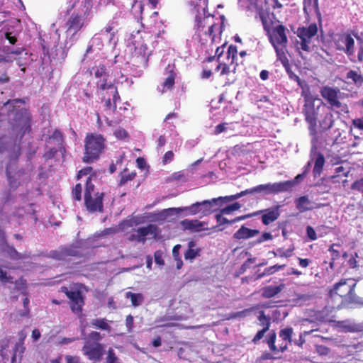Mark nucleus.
<instances>
[{"label":"nucleus","instance_id":"obj_6","mask_svg":"<svg viewBox=\"0 0 363 363\" xmlns=\"http://www.w3.org/2000/svg\"><path fill=\"white\" fill-rule=\"evenodd\" d=\"M104 194L96 191L93 183H86L84 200L86 210L90 213L103 212Z\"/></svg>","mask_w":363,"mask_h":363},{"label":"nucleus","instance_id":"obj_58","mask_svg":"<svg viewBox=\"0 0 363 363\" xmlns=\"http://www.w3.org/2000/svg\"><path fill=\"white\" fill-rule=\"evenodd\" d=\"M113 135L118 139H124L128 136V132L123 128L116 129Z\"/></svg>","mask_w":363,"mask_h":363},{"label":"nucleus","instance_id":"obj_45","mask_svg":"<svg viewBox=\"0 0 363 363\" xmlns=\"http://www.w3.org/2000/svg\"><path fill=\"white\" fill-rule=\"evenodd\" d=\"M49 257L56 260L66 259L63 247H60L58 250L50 251Z\"/></svg>","mask_w":363,"mask_h":363},{"label":"nucleus","instance_id":"obj_51","mask_svg":"<svg viewBox=\"0 0 363 363\" xmlns=\"http://www.w3.org/2000/svg\"><path fill=\"white\" fill-rule=\"evenodd\" d=\"M185 177H186V175H185L184 170H182V171H179L177 172H174L171 175L170 179L173 182L174 181H180V180L185 179Z\"/></svg>","mask_w":363,"mask_h":363},{"label":"nucleus","instance_id":"obj_3","mask_svg":"<svg viewBox=\"0 0 363 363\" xmlns=\"http://www.w3.org/2000/svg\"><path fill=\"white\" fill-rule=\"evenodd\" d=\"M106 139L101 134L87 133L84 139V152L82 160L91 163L99 159L106 148Z\"/></svg>","mask_w":363,"mask_h":363},{"label":"nucleus","instance_id":"obj_62","mask_svg":"<svg viewBox=\"0 0 363 363\" xmlns=\"http://www.w3.org/2000/svg\"><path fill=\"white\" fill-rule=\"evenodd\" d=\"M133 322L134 319L133 317L131 315H128L126 316L125 318V325L128 329V332H130L132 330L133 326Z\"/></svg>","mask_w":363,"mask_h":363},{"label":"nucleus","instance_id":"obj_22","mask_svg":"<svg viewBox=\"0 0 363 363\" xmlns=\"http://www.w3.org/2000/svg\"><path fill=\"white\" fill-rule=\"evenodd\" d=\"M284 288V284H281L279 286H267L261 289V296L264 298L274 297L279 294Z\"/></svg>","mask_w":363,"mask_h":363},{"label":"nucleus","instance_id":"obj_52","mask_svg":"<svg viewBox=\"0 0 363 363\" xmlns=\"http://www.w3.org/2000/svg\"><path fill=\"white\" fill-rule=\"evenodd\" d=\"M163 253L161 250H157L154 254L155 262L160 266H163L164 264V261L163 259Z\"/></svg>","mask_w":363,"mask_h":363},{"label":"nucleus","instance_id":"obj_20","mask_svg":"<svg viewBox=\"0 0 363 363\" xmlns=\"http://www.w3.org/2000/svg\"><path fill=\"white\" fill-rule=\"evenodd\" d=\"M293 335V328L291 327L285 328L279 331V336L281 339L282 342L279 345L280 352L287 350L289 344L291 342Z\"/></svg>","mask_w":363,"mask_h":363},{"label":"nucleus","instance_id":"obj_32","mask_svg":"<svg viewBox=\"0 0 363 363\" xmlns=\"http://www.w3.org/2000/svg\"><path fill=\"white\" fill-rule=\"evenodd\" d=\"M176 73L173 71V69L169 70L168 77L163 82V91L171 90L173 88Z\"/></svg>","mask_w":363,"mask_h":363},{"label":"nucleus","instance_id":"obj_34","mask_svg":"<svg viewBox=\"0 0 363 363\" xmlns=\"http://www.w3.org/2000/svg\"><path fill=\"white\" fill-rule=\"evenodd\" d=\"M334 123L333 115L331 113H327L321 120L320 125L323 130H328Z\"/></svg>","mask_w":363,"mask_h":363},{"label":"nucleus","instance_id":"obj_9","mask_svg":"<svg viewBox=\"0 0 363 363\" xmlns=\"http://www.w3.org/2000/svg\"><path fill=\"white\" fill-rule=\"evenodd\" d=\"M60 291L64 293L69 300V304L72 312L78 316H81L85 303L82 291L79 290H69L67 286H62Z\"/></svg>","mask_w":363,"mask_h":363},{"label":"nucleus","instance_id":"obj_36","mask_svg":"<svg viewBox=\"0 0 363 363\" xmlns=\"http://www.w3.org/2000/svg\"><path fill=\"white\" fill-rule=\"evenodd\" d=\"M50 139L56 141V145L60 147L65 150L63 147V144L65 142L64 135L62 132L59 129H55L52 134L50 136Z\"/></svg>","mask_w":363,"mask_h":363},{"label":"nucleus","instance_id":"obj_10","mask_svg":"<svg viewBox=\"0 0 363 363\" xmlns=\"http://www.w3.org/2000/svg\"><path fill=\"white\" fill-rule=\"evenodd\" d=\"M323 104L321 99L312 95L305 96L304 113L312 131L316 124L317 109Z\"/></svg>","mask_w":363,"mask_h":363},{"label":"nucleus","instance_id":"obj_13","mask_svg":"<svg viewBox=\"0 0 363 363\" xmlns=\"http://www.w3.org/2000/svg\"><path fill=\"white\" fill-rule=\"evenodd\" d=\"M107 78H103L99 79L96 82L98 89L103 91V98H105L106 95H110L113 97L114 104L121 101V97L118 91L117 86L111 82H108Z\"/></svg>","mask_w":363,"mask_h":363},{"label":"nucleus","instance_id":"obj_43","mask_svg":"<svg viewBox=\"0 0 363 363\" xmlns=\"http://www.w3.org/2000/svg\"><path fill=\"white\" fill-rule=\"evenodd\" d=\"M303 4L306 13L315 11L318 9V0H303Z\"/></svg>","mask_w":363,"mask_h":363},{"label":"nucleus","instance_id":"obj_61","mask_svg":"<svg viewBox=\"0 0 363 363\" xmlns=\"http://www.w3.org/2000/svg\"><path fill=\"white\" fill-rule=\"evenodd\" d=\"M5 38L9 40L11 45H15L17 42L16 35H13L11 32L6 31L4 34Z\"/></svg>","mask_w":363,"mask_h":363},{"label":"nucleus","instance_id":"obj_5","mask_svg":"<svg viewBox=\"0 0 363 363\" xmlns=\"http://www.w3.org/2000/svg\"><path fill=\"white\" fill-rule=\"evenodd\" d=\"M215 23L213 16H196L195 19V35L202 44L214 40L213 35Z\"/></svg>","mask_w":363,"mask_h":363},{"label":"nucleus","instance_id":"obj_18","mask_svg":"<svg viewBox=\"0 0 363 363\" xmlns=\"http://www.w3.org/2000/svg\"><path fill=\"white\" fill-rule=\"evenodd\" d=\"M336 305L334 304L332 306H325L315 313V319L321 323L333 324L336 319Z\"/></svg>","mask_w":363,"mask_h":363},{"label":"nucleus","instance_id":"obj_28","mask_svg":"<svg viewBox=\"0 0 363 363\" xmlns=\"http://www.w3.org/2000/svg\"><path fill=\"white\" fill-rule=\"evenodd\" d=\"M91 325L95 328L106 330L107 332H111V327L109 325L105 318L92 319L91 321Z\"/></svg>","mask_w":363,"mask_h":363},{"label":"nucleus","instance_id":"obj_39","mask_svg":"<svg viewBox=\"0 0 363 363\" xmlns=\"http://www.w3.org/2000/svg\"><path fill=\"white\" fill-rule=\"evenodd\" d=\"M277 339V335L274 331H272L267 336L266 341L268 344V346L271 351L272 352H279V347H277L275 345V342Z\"/></svg>","mask_w":363,"mask_h":363},{"label":"nucleus","instance_id":"obj_1","mask_svg":"<svg viewBox=\"0 0 363 363\" xmlns=\"http://www.w3.org/2000/svg\"><path fill=\"white\" fill-rule=\"evenodd\" d=\"M356 283L351 279H342L329 289L328 296L337 310L354 308L363 305L355 293Z\"/></svg>","mask_w":363,"mask_h":363},{"label":"nucleus","instance_id":"obj_59","mask_svg":"<svg viewBox=\"0 0 363 363\" xmlns=\"http://www.w3.org/2000/svg\"><path fill=\"white\" fill-rule=\"evenodd\" d=\"M10 82V77L8 72L5 69L0 72V84H4Z\"/></svg>","mask_w":363,"mask_h":363},{"label":"nucleus","instance_id":"obj_23","mask_svg":"<svg viewBox=\"0 0 363 363\" xmlns=\"http://www.w3.org/2000/svg\"><path fill=\"white\" fill-rule=\"evenodd\" d=\"M157 227L155 225L149 224L146 227L139 228L136 230V236L138 237V242H145L146 240L145 237L150 234H153L156 232Z\"/></svg>","mask_w":363,"mask_h":363},{"label":"nucleus","instance_id":"obj_26","mask_svg":"<svg viewBox=\"0 0 363 363\" xmlns=\"http://www.w3.org/2000/svg\"><path fill=\"white\" fill-rule=\"evenodd\" d=\"M84 177H85V182H91L92 179H96V174L92 167H86L79 170L77 175V179H82Z\"/></svg>","mask_w":363,"mask_h":363},{"label":"nucleus","instance_id":"obj_33","mask_svg":"<svg viewBox=\"0 0 363 363\" xmlns=\"http://www.w3.org/2000/svg\"><path fill=\"white\" fill-rule=\"evenodd\" d=\"M347 79L357 86H361L363 83V77L357 72L350 70L347 73Z\"/></svg>","mask_w":363,"mask_h":363},{"label":"nucleus","instance_id":"obj_50","mask_svg":"<svg viewBox=\"0 0 363 363\" xmlns=\"http://www.w3.org/2000/svg\"><path fill=\"white\" fill-rule=\"evenodd\" d=\"M108 97H107L106 99L104 98L105 99V108L106 109H108V110H110V109H112L113 111L116 110L117 108V102L116 104H114V101L112 99V102H111V96L110 95H108Z\"/></svg>","mask_w":363,"mask_h":363},{"label":"nucleus","instance_id":"obj_60","mask_svg":"<svg viewBox=\"0 0 363 363\" xmlns=\"http://www.w3.org/2000/svg\"><path fill=\"white\" fill-rule=\"evenodd\" d=\"M306 235L311 240H315L317 239L315 230L310 225L306 228Z\"/></svg>","mask_w":363,"mask_h":363},{"label":"nucleus","instance_id":"obj_49","mask_svg":"<svg viewBox=\"0 0 363 363\" xmlns=\"http://www.w3.org/2000/svg\"><path fill=\"white\" fill-rule=\"evenodd\" d=\"M289 0H269V4L274 9H281L287 5Z\"/></svg>","mask_w":363,"mask_h":363},{"label":"nucleus","instance_id":"obj_17","mask_svg":"<svg viewBox=\"0 0 363 363\" xmlns=\"http://www.w3.org/2000/svg\"><path fill=\"white\" fill-rule=\"evenodd\" d=\"M277 191H278V189H275L274 185H270L269 184H260V185H258L252 189H246L245 191H242L239 194L230 195V196H228V202H229V201H233V200L240 197L241 196L245 195L249 193L250 194L264 193L265 194H268L277 192Z\"/></svg>","mask_w":363,"mask_h":363},{"label":"nucleus","instance_id":"obj_64","mask_svg":"<svg viewBox=\"0 0 363 363\" xmlns=\"http://www.w3.org/2000/svg\"><path fill=\"white\" fill-rule=\"evenodd\" d=\"M117 358L112 349H110L108 352L107 362L106 363H115Z\"/></svg>","mask_w":363,"mask_h":363},{"label":"nucleus","instance_id":"obj_14","mask_svg":"<svg viewBox=\"0 0 363 363\" xmlns=\"http://www.w3.org/2000/svg\"><path fill=\"white\" fill-rule=\"evenodd\" d=\"M82 351L89 359L99 361L104 354V347L99 342H86L82 347Z\"/></svg>","mask_w":363,"mask_h":363},{"label":"nucleus","instance_id":"obj_48","mask_svg":"<svg viewBox=\"0 0 363 363\" xmlns=\"http://www.w3.org/2000/svg\"><path fill=\"white\" fill-rule=\"evenodd\" d=\"M115 24L113 21L109 22L103 30L105 33L110 34V40H112L115 35Z\"/></svg>","mask_w":363,"mask_h":363},{"label":"nucleus","instance_id":"obj_54","mask_svg":"<svg viewBox=\"0 0 363 363\" xmlns=\"http://www.w3.org/2000/svg\"><path fill=\"white\" fill-rule=\"evenodd\" d=\"M23 307H24V309L23 311L20 312L19 313V315L20 316H28L29 315V313H30V309H29V299L28 297H26L24 298L23 299Z\"/></svg>","mask_w":363,"mask_h":363},{"label":"nucleus","instance_id":"obj_27","mask_svg":"<svg viewBox=\"0 0 363 363\" xmlns=\"http://www.w3.org/2000/svg\"><path fill=\"white\" fill-rule=\"evenodd\" d=\"M295 203L296 208L300 212H305L313 208V207L308 206L311 203V201L306 196L299 197L296 200Z\"/></svg>","mask_w":363,"mask_h":363},{"label":"nucleus","instance_id":"obj_24","mask_svg":"<svg viewBox=\"0 0 363 363\" xmlns=\"http://www.w3.org/2000/svg\"><path fill=\"white\" fill-rule=\"evenodd\" d=\"M259 231L255 229H249L245 226H242L236 233L234 234V237L236 239H247L250 238L255 237L258 235Z\"/></svg>","mask_w":363,"mask_h":363},{"label":"nucleus","instance_id":"obj_42","mask_svg":"<svg viewBox=\"0 0 363 363\" xmlns=\"http://www.w3.org/2000/svg\"><path fill=\"white\" fill-rule=\"evenodd\" d=\"M94 76L96 78L101 77H108V74L107 72L106 67L104 65H99V66L94 67Z\"/></svg>","mask_w":363,"mask_h":363},{"label":"nucleus","instance_id":"obj_35","mask_svg":"<svg viewBox=\"0 0 363 363\" xmlns=\"http://www.w3.org/2000/svg\"><path fill=\"white\" fill-rule=\"evenodd\" d=\"M65 257H82V253L79 250V247L76 245H69L63 247Z\"/></svg>","mask_w":363,"mask_h":363},{"label":"nucleus","instance_id":"obj_12","mask_svg":"<svg viewBox=\"0 0 363 363\" xmlns=\"http://www.w3.org/2000/svg\"><path fill=\"white\" fill-rule=\"evenodd\" d=\"M264 213L262 216V223L265 225H267L272 222L275 221L279 216V213L277 209L273 210V209H265L260 211L259 212L254 213L252 214H248L245 216H241L236 217L235 218H233L231 220L228 219V224L234 223L235 222L240 221L241 220H244L245 218H250L252 216H256L258 215L259 213Z\"/></svg>","mask_w":363,"mask_h":363},{"label":"nucleus","instance_id":"obj_47","mask_svg":"<svg viewBox=\"0 0 363 363\" xmlns=\"http://www.w3.org/2000/svg\"><path fill=\"white\" fill-rule=\"evenodd\" d=\"M82 188L80 183H77L72 189V194L74 200L81 201Z\"/></svg>","mask_w":363,"mask_h":363},{"label":"nucleus","instance_id":"obj_4","mask_svg":"<svg viewBox=\"0 0 363 363\" xmlns=\"http://www.w3.org/2000/svg\"><path fill=\"white\" fill-rule=\"evenodd\" d=\"M227 200V196L218 197L212 200H205L201 202H196L191 204L189 207L182 208H170L167 211L179 213L183 211H189L191 215L201 213L203 216H207L214 211L219 210L222 206L223 201Z\"/></svg>","mask_w":363,"mask_h":363},{"label":"nucleus","instance_id":"obj_15","mask_svg":"<svg viewBox=\"0 0 363 363\" xmlns=\"http://www.w3.org/2000/svg\"><path fill=\"white\" fill-rule=\"evenodd\" d=\"M85 18L79 13H73L65 23L66 32L77 34L84 26Z\"/></svg>","mask_w":363,"mask_h":363},{"label":"nucleus","instance_id":"obj_11","mask_svg":"<svg viewBox=\"0 0 363 363\" xmlns=\"http://www.w3.org/2000/svg\"><path fill=\"white\" fill-rule=\"evenodd\" d=\"M320 94L328 103L333 108H340L342 111H345L347 107L342 106L340 101L341 92L337 88H332L330 86H323L320 89Z\"/></svg>","mask_w":363,"mask_h":363},{"label":"nucleus","instance_id":"obj_2","mask_svg":"<svg viewBox=\"0 0 363 363\" xmlns=\"http://www.w3.org/2000/svg\"><path fill=\"white\" fill-rule=\"evenodd\" d=\"M25 104L26 99H9L4 104V106H11L12 108L9 110L8 123L11 129L23 137L26 133L31 131L32 114L28 108H21L14 109L18 104Z\"/></svg>","mask_w":363,"mask_h":363},{"label":"nucleus","instance_id":"obj_46","mask_svg":"<svg viewBox=\"0 0 363 363\" xmlns=\"http://www.w3.org/2000/svg\"><path fill=\"white\" fill-rule=\"evenodd\" d=\"M227 214V207L222 208L218 213L216 215L218 226L223 225L227 223V218L224 215Z\"/></svg>","mask_w":363,"mask_h":363},{"label":"nucleus","instance_id":"obj_38","mask_svg":"<svg viewBox=\"0 0 363 363\" xmlns=\"http://www.w3.org/2000/svg\"><path fill=\"white\" fill-rule=\"evenodd\" d=\"M257 320H259V325L262 326V328H267L268 330L271 325V318L269 316L265 315L264 311H261L259 312V315L257 316Z\"/></svg>","mask_w":363,"mask_h":363},{"label":"nucleus","instance_id":"obj_56","mask_svg":"<svg viewBox=\"0 0 363 363\" xmlns=\"http://www.w3.org/2000/svg\"><path fill=\"white\" fill-rule=\"evenodd\" d=\"M21 348V353H23L25 347H23L22 343H16L15 345L14 351L12 352L11 355V363H14L16 358V352L18 350V348Z\"/></svg>","mask_w":363,"mask_h":363},{"label":"nucleus","instance_id":"obj_29","mask_svg":"<svg viewBox=\"0 0 363 363\" xmlns=\"http://www.w3.org/2000/svg\"><path fill=\"white\" fill-rule=\"evenodd\" d=\"M125 297L130 299L131 303L134 307L140 306L144 300V297L140 293L128 291L125 294Z\"/></svg>","mask_w":363,"mask_h":363},{"label":"nucleus","instance_id":"obj_21","mask_svg":"<svg viewBox=\"0 0 363 363\" xmlns=\"http://www.w3.org/2000/svg\"><path fill=\"white\" fill-rule=\"evenodd\" d=\"M180 224L184 230H189L193 232H200L206 229L204 228L205 223L196 219H185L182 220Z\"/></svg>","mask_w":363,"mask_h":363},{"label":"nucleus","instance_id":"obj_40","mask_svg":"<svg viewBox=\"0 0 363 363\" xmlns=\"http://www.w3.org/2000/svg\"><path fill=\"white\" fill-rule=\"evenodd\" d=\"M9 347V340L8 339H4L0 342V355L2 357L4 363H7L9 359V355L5 352Z\"/></svg>","mask_w":363,"mask_h":363},{"label":"nucleus","instance_id":"obj_25","mask_svg":"<svg viewBox=\"0 0 363 363\" xmlns=\"http://www.w3.org/2000/svg\"><path fill=\"white\" fill-rule=\"evenodd\" d=\"M196 242L193 240L189 241L188 243V249L184 253V259L193 260L196 257L200 256L201 249L196 247Z\"/></svg>","mask_w":363,"mask_h":363},{"label":"nucleus","instance_id":"obj_63","mask_svg":"<svg viewBox=\"0 0 363 363\" xmlns=\"http://www.w3.org/2000/svg\"><path fill=\"white\" fill-rule=\"evenodd\" d=\"M10 257L13 259H22V255L18 253L15 248L11 247L9 251Z\"/></svg>","mask_w":363,"mask_h":363},{"label":"nucleus","instance_id":"obj_53","mask_svg":"<svg viewBox=\"0 0 363 363\" xmlns=\"http://www.w3.org/2000/svg\"><path fill=\"white\" fill-rule=\"evenodd\" d=\"M174 157V154L172 150H169L165 152L162 157V164L164 165L167 164V163H169L173 160Z\"/></svg>","mask_w":363,"mask_h":363},{"label":"nucleus","instance_id":"obj_44","mask_svg":"<svg viewBox=\"0 0 363 363\" xmlns=\"http://www.w3.org/2000/svg\"><path fill=\"white\" fill-rule=\"evenodd\" d=\"M295 247L291 246V247L284 250V248L277 249V252H273L274 256H279L280 257H290L292 256L293 252L294 251Z\"/></svg>","mask_w":363,"mask_h":363},{"label":"nucleus","instance_id":"obj_55","mask_svg":"<svg viewBox=\"0 0 363 363\" xmlns=\"http://www.w3.org/2000/svg\"><path fill=\"white\" fill-rule=\"evenodd\" d=\"M0 280L4 283H12L13 277L8 276L6 272L0 268Z\"/></svg>","mask_w":363,"mask_h":363},{"label":"nucleus","instance_id":"obj_16","mask_svg":"<svg viewBox=\"0 0 363 363\" xmlns=\"http://www.w3.org/2000/svg\"><path fill=\"white\" fill-rule=\"evenodd\" d=\"M354 39L348 34H342L335 39V45L339 50L344 51L348 56L354 55Z\"/></svg>","mask_w":363,"mask_h":363},{"label":"nucleus","instance_id":"obj_30","mask_svg":"<svg viewBox=\"0 0 363 363\" xmlns=\"http://www.w3.org/2000/svg\"><path fill=\"white\" fill-rule=\"evenodd\" d=\"M285 267H286L285 264H281V265L274 264L273 266L267 267L264 269V270L262 273L257 274V279H259L262 278L264 276L273 274L276 272L283 269Z\"/></svg>","mask_w":363,"mask_h":363},{"label":"nucleus","instance_id":"obj_57","mask_svg":"<svg viewBox=\"0 0 363 363\" xmlns=\"http://www.w3.org/2000/svg\"><path fill=\"white\" fill-rule=\"evenodd\" d=\"M269 330L267 328H262V330H259L257 334L254 336L252 339V342L257 343L258 341H259L264 335V334L268 331Z\"/></svg>","mask_w":363,"mask_h":363},{"label":"nucleus","instance_id":"obj_19","mask_svg":"<svg viewBox=\"0 0 363 363\" xmlns=\"http://www.w3.org/2000/svg\"><path fill=\"white\" fill-rule=\"evenodd\" d=\"M249 9L256 11L263 23L267 16L269 11L268 3L266 0H247Z\"/></svg>","mask_w":363,"mask_h":363},{"label":"nucleus","instance_id":"obj_41","mask_svg":"<svg viewBox=\"0 0 363 363\" xmlns=\"http://www.w3.org/2000/svg\"><path fill=\"white\" fill-rule=\"evenodd\" d=\"M337 328H341L345 332L354 331V327L350 324L349 320H336L333 323Z\"/></svg>","mask_w":363,"mask_h":363},{"label":"nucleus","instance_id":"obj_31","mask_svg":"<svg viewBox=\"0 0 363 363\" xmlns=\"http://www.w3.org/2000/svg\"><path fill=\"white\" fill-rule=\"evenodd\" d=\"M325 163V159L322 154H317L315 159L313 173L315 175H320Z\"/></svg>","mask_w":363,"mask_h":363},{"label":"nucleus","instance_id":"obj_8","mask_svg":"<svg viewBox=\"0 0 363 363\" xmlns=\"http://www.w3.org/2000/svg\"><path fill=\"white\" fill-rule=\"evenodd\" d=\"M318 32V28L315 23L311 24L307 28H301L297 30V36L299 40H297L296 47L301 54V51L311 52L313 48L312 39L315 36Z\"/></svg>","mask_w":363,"mask_h":363},{"label":"nucleus","instance_id":"obj_7","mask_svg":"<svg viewBox=\"0 0 363 363\" xmlns=\"http://www.w3.org/2000/svg\"><path fill=\"white\" fill-rule=\"evenodd\" d=\"M269 40L275 49L278 59L285 63L287 61L285 51L288 40L284 26L279 25L274 27L270 33Z\"/></svg>","mask_w":363,"mask_h":363},{"label":"nucleus","instance_id":"obj_37","mask_svg":"<svg viewBox=\"0 0 363 363\" xmlns=\"http://www.w3.org/2000/svg\"><path fill=\"white\" fill-rule=\"evenodd\" d=\"M136 177L135 170H130L128 168H125L121 172V180L120 182H130L133 180Z\"/></svg>","mask_w":363,"mask_h":363}]
</instances>
